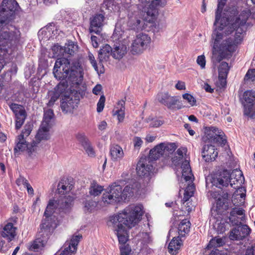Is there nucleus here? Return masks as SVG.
Listing matches in <instances>:
<instances>
[{"mask_svg": "<svg viewBox=\"0 0 255 255\" xmlns=\"http://www.w3.org/2000/svg\"><path fill=\"white\" fill-rule=\"evenodd\" d=\"M183 158H179V155H177L175 153L174 156L172 158V162L175 165H177L180 164L181 160Z\"/></svg>", "mask_w": 255, "mask_h": 255, "instance_id": "nucleus-63", "label": "nucleus"}, {"mask_svg": "<svg viewBox=\"0 0 255 255\" xmlns=\"http://www.w3.org/2000/svg\"><path fill=\"white\" fill-rule=\"evenodd\" d=\"M182 176L186 181H192L193 175L192 173L191 169L189 164V161L187 159H185L182 162L181 165Z\"/></svg>", "mask_w": 255, "mask_h": 255, "instance_id": "nucleus-29", "label": "nucleus"}, {"mask_svg": "<svg viewBox=\"0 0 255 255\" xmlns=\"http://www.w3.org/2000/svg\"><path fill=\"white\" fill-rule=\"evenodd\" d=\"M103 191V187L97 184L95 181H93L89 189V193L93 196L99 195Z\"/></svg>", "mask_w": 255, "mask_h": 255, "instance_id": "nucleus-39", "label": "nucleus"}, {"mask_svg": "<svg viewBox=\"0 0 255 255\" xmlns=\"http://www.w3.org/2000/svg\"><path fill=\"white\" fill-rule=\"evenodd\" d=\"M255 245L252 244L251 246H249L246 251L245 255H255Z\"/></svg>", "mask_w": 255, "mask_h": 255, "instance_id": "nucleus-58", "label": "nucleus"}, {"mask_svg": "<svg viewBox=\"0 0 255 255\" xmlns=\"http://www.w3.org/2000/svg\"><path fill=\"white\" fill-rule=\"evenodd\" d=\"M227 77V76H225V75H219L218 76V79H219L218 84H219V86L220 88H224L226 86Z\"/></svg>", "mask_w": 255, "mask_h": 255, "instance_id": "nucleus-54", "label": "nucleus"}, {"mask_svg": "<svg viewBox=\"0 0 255 255\" xmlns=\"http://www.w3.org/2000/svg\"><path fill=\"white\" fill-rule=\"evenodd\" d=\"M78 102L76 99H73L70 96H65L61 101V108L63 112H71L77 107Z\"/></svg>", "mask_w": 255, "mask_h": 255, "instance_id": "nucleus-22", "label": "nucleus"}, {"mask_svg": "<svg viewBox=\"0 0 255 255\" xmlns=\"http://www.w3.org/2000/svg\"><path fill=\"white\" fill-rule=\"evenodd\" d=\"M138 8L150 18L146 20L151 22L156 17L158 13V8L163 7L167 4V0H139Z\"/></svg>", "mask_w": 255, "mask_h": 255, "instance_id": "nucleus-5", "label": "nucleus"}, {"mask_svg": "<svg viewBox=\"0 0 255 255\" xmlns=\"http://www.w3.org/2000/svg\"><path fill=\"white\" fill-rule=\"evenodd\" d=\"M197 64L200 66L202 69H204L205 67L206 60L204 55H200L198 56L197 59Z\"/></svg>", "mask_w": 255, "mask_h": 255, "instance_id": "nucleus-55", "label": "nucleus"}, {"mask_svg": "<svg viewBox=\"0 0 255 255\" xmlns=\"http://www.w3.org/2000/svg\"><path fill=\"white\" fill-rule=\"evenodd\" d=\"M176 148L174 143L162 142L150 149L149 156L147 157L150 158L151 161L156 160L161 156L166 157L173 153Z\"/></svg>", "mask_w": 255, "mask_h": 255, "instance_id": "nucleus-9", "label": "nucleus"}, {"mask_svg": "<svg viewBox=\"0 0 255 255\" xmlns=\"http://www.w3.org/2000/svg\"><path fill=\"white\" fill-rule=\"evenodd\" d=\"M225 244L224 240L218 237H216L211 239L207 246V249L213 248L217 249L218 247H221Z\"/></svg>", "mask_w": 255, "mask_h": 255, "instance_id": "nucleus-40", "label": "nucleus"}, {"mask_svg": "<svg viewBox=\"0 0 255 255\" xmlns=\"http://www.w3.org/2000/svg\"><path fill=\"white\" fill-rule=\"evenodd\" d=\"M237 13L235 6L226 8L220 23L215 26L212 34L214 40L213 53L217 51L224 57L228 56L235 50L236 45L242 41L246 30L245 24L251 12L247 8L238 16Z\"/></svg>", "mask_w": 255, "mask_h": 255, "instance_id": "nucleus-1", "label": "nucleus"}, {"mask_svg": "<svg viewBox=\"0 0 255 255\" xmlns=\"http://www.w3.org/2000/svg\"><path fill=\"white\" fill-rule=\"evenodd\" d=\"M187 151V149L185 148H179L177 149L175 154L177 155H179V158H183L184 154H185V153Z\"/></svg>", "mask_w": 255, "mask_h": 255, "instance_id": "nucleus-60", "label": "nucleus"}, {"mask_svg": "<svg viewBox=\"0 0 255 255\" xmlns=\"http://www.w3.org/2000/svg\"><path fill=\"white\" fill-rule=\"evenodd\" d=\"M96 205V203L92 200H87L84 203V210L91 211Z\"/></svg>", "mask_w": 255, "mask_h": 255, "instance_id": "nucleus-52", "label": "nucleus"}, {"mask_svg": "<svg viewBox=\"0 0 255 255\" xmlns=\"http://www.w3.org/2000/svg\"><path fill=\"white\" fill-rule=\"evenodd\" d=\"M125 102L124 100L120 101L118 103L117 109L114 111V115L117 116L120 122H123L125 118Z\"/></svg>", "mask_w": 255, "mask_h": 255, "instance_id": "nucleus-36", "label": "nucleus"}, {"mask_svg": "<svg viewBox=\"0 0 255 255\" xmlns=\"http://www.w3.org/2000/svg\"><path fill=\"white\" fill-rule=\"evenodd\" d=\"M218 4L217 10L216 11L215 21L214 23V26H217L221 20L220 16L222 9L225 6L227 0H218Z\"/></svg>", "mask_w": 255, "mask_h": 255, "instance_id": "nucleus-38", "label": "nucleus"}, {"mask_svg": "<svg viewBox=\"0 0 255 255\" xmlns=\"http://www.w3.org/2000/svg\"><path fill=\"white\" fill-rule=\"evenodd\" d=\"M74 197L72 196H60L57 199L50 200L44 212V220L48 222L54 221L56 223L55 213H67L73 205Z\"/></svg>", "mask_w": 255, "mask_h": 255, "instance_id": "nucleus-4", "label": "nucleus"}, {"mask_svg": "<svg viewBox=\"0 0 255 255\" xmlns=\"http://www.w3.org/2000/svg\"><path fill=\"white\" fill-rule=\"evenodd\" d=\"M88 59L90 61V63L92 65L93 67L95 69V70L98 71V66L97 64L96 61L95 60V57L92 53L91 52H89L88 53Z\"/></svg>", "mask_w": 255, "mask_h": 255, "instance_id": "nucleus-56", "label": "nucleus"}, {"mask_svg": "<svg viewBox=\"0 0 255 255\" xmlns=\"http://www.w3.org/2000/svg\"><path fill=\"white\" fill-rule=\"evenodd\" d=\"M231 174L227 170H220L212 173L206 178V182H211L213 185L221 188L227 186L230 181Z\"/></svg>", "mask_w": 255, "mask_h": 255, "instance_id": "nucleus-10", "label": "nucleus"}, {"mask_svg": "<svg viewBox=\"0 0 255 255\" xmlns=\"http://www.w3.org/2000/svg\"><path fill=\"white\" fill-rule=\"evenodd\" d=\"M132 194V188L129 186H127L123 190L122 189L123 200H126L127 198L131 196Z\"/></svg>", "mask_w": 255, "mask_h": 255, "instance_id": "nucleus-48", "label": "nucleus"}, {"mask_svg": "<svg viewBox=\"0 0 255 255\" xmlns=\"http://www.w3.org/2000/svg\"><path fill=\"white\" fill-rule=\"evenodd\" d=\"M77 48V45L74 44L73 42H68V43L66 44L65 46V52L68 54L72 55L76 50Z\"/></svg>", "mask_w": 255, "mask_h": 255, "instance_id": "nucleus-45", "label": "nucleus"}, {"mask_svg": "<svg viewBox=\"0 0 255 255\" xmlns=\"http://www.w3.org/2000/svg\"><path fill=\"white\" fill-rule=\"evenodd\" d=\"M127 48L125 45H116L112 49V56L116 59H120L127 53Z\"/></svg>", "mask_w": 255, "mask_h": 255, "instance_id": "nucleus-31", "label": "nucleus"}, {"mask_svg": "<svg viewBox=\"0 0 255 255\" xmlns=\"http://www.w3.org/2000/svg\"><path fill=\"white\" fill-rule=\"evenodd\" d=\"M50 127L44 126L41 124L36 135L35 137V140H33V143L34 145H36L43 140H47L50 137L49 129Z\"/></svg>", "mask_w": 255, "mask_h": 255, "instance_id": "nucleus-25", "label": "nucleus"}, {"mask_svg": "<svg viewBox=\"0 0 255 255\" xmlns=\"http://www.w3.org/2000/svg\"><path fill=\"white\" fill-rule=\"evenodd\" d=\"M67 89V82H60L55 89V92L53 93L47 105L51 107L54 105V102L59 98L60 94L64 93Z\"/></svg>", "mask_w": 255, "mask_h": 255, "instance_id": "nucleus-27", "label": "nucleus"}, {"mask_svg": "<svg viewBox=\"0 0 255 255\" xmlns=\"http://www.w3.org/2000/svg\"><path fill=\"white\" fill-rule=\"evenodd\" d=\"M150 37L146 34L140 33L136 36L130 46V52L132 54L142 53L149 46Z\"/></svg>", "mask_w": 255, "mask_h": 255, "instance_id": "nucleus-11", "label": "nucleus"}, {"mask_svg": "<svg viewBox=\"0 0 255 255\" xmlns=\"http://www.w3.org/2000/svg\"><path fill=\"white\" fill-rule=\"evenodd\" d=\"M182 97L184 100H186L191 106L195 105L196 100L191 94L188 93L184 94L182 95Z\"/></svg>", "mask_w": 255, "mask_h": 255, "instance_id": "nucleus-49", "label": "nucleus"}, {"mask_svg": "<svg viewBox=\"0 0 255 255\" xmlns=\"http://www.w3.org/2000/svg\"><path fill=\"white\" fill-rule=\"evenodd\" d=\"M56 226L57 224L54 221L48 222L43 219L41 225L40 231L37 235V238L31 246V249L37 251L43 247Z\"/></svg>", "mask_w": 255, "mask_h": 255, "instance_id": "nucleus-6", "label": "nucleus"}, {"mask_svg": "<svg viewBox=\"0 0 255 255\" xmlns=\"http://www.w3.org/2000/svg\"><path fill=\"white\" fill-rule=\"evenodd\" d=\"M195 188L194 184H189L185 189L182 200L184 203L187 202L193 196Z\"/></svg>", "mask_w": 255, "mask_h": 255, "instance_id": "nucleus-41", "label": "nucleus"}, {"mask_svg": "<svg viewBox=\"0 0 255 255\" xmlns=\"http://www.w3.org/2000/svg\"><path fill=\"white\" fill-rule=\"evenodd\" d=\"M110 153L112 159L114 161L121 159L124 155L122 148L118 145H114L111 147Z\"/></svg>", "mask_w": 255, "mask_h": 255, "instance_id": "nucleus-34", "label": "nucleus"}, {"mask_svg": "<svg viewBox=\"0 0 255 255\" xmlns=\"http://www.w3.org/2000/svg\"><path fill=\"white\" fill-rule=\"evenodd\" d=\"M244 182L245 178L242 171L237 169L234 170L231 174L230 181L231 186L238 189L241 192H246L245 188L241 187Z\"/></svg>", "mask_w": 255, "mask_h": 255, "instance_id": "nucleus-15", "label": "nucleus"}, {"mask_svg": "<svg viewBox=\"0 0 255 255\" xmlns=\"http://www.w3.org/2000/svg\"><path fill=\"white\" fill-rule=\"evenodd\" d=\"M107 189L113 195L115 199H116L119 202L123 200L122 187L120 185H119L116 183H114Z\"/></svg>", "mask_w": 255, "mask_h": 255, "instance_id": "nucleus-30", "label": "nucleus"}, {"mask_svg": "<svg viewBox=\"0 0 255 255\" xmlns=\"http://www.w3.org/2000/svg\"><path fill=\"white\" fill-rule=\"evenodd\" d=\"M16 184L17 185L19 186L21 185H23L24 186L28 182L27 180H26L25 178L22 176H20L17 180H16Z\"/></svg>", "mask_w": 255, "mask_h": 255, "instance_id": "nucleus-61", "label": "nucleus"}, {"mask_svg": "<svg viewBox=\"0 0 255 255\" xmlns=\"http://www.w3.org/2000/svg\"><path fill=\"white\" fill-rule=\"evenodd\" d=\"M53 73L60 82H67V89L77 88L83 79V69L79 63L70 64L65 58H58L55 63ZM74 90V89H73Z\"/></svg>", "mask_w": 255, "mask_h": 255, "instance_id": "nucleus-3", "label": "nucleus"}, {"mask_svg": "<svg viewBox=\"0 0 255 255\" xmlns=\"http://www.w3.org/2000/svg\"><path fill=\"white\" fill-rule=\"evenodd\" d=\"M53 116L54 113L53 110L51 109L46 110L44 112L43 120L41 124H42L43 126H46L50 127V122L51 120L53 119Z\"/></svg>", "mask_w": 255, "mask_h": 255, "instance_id": "nucleus-43", "label": "nucleus"}, {"mask_svg": "<svg viewBox=\"0 0 255 255\" xmlns=\"http://www.w3.org/2000/svg\"><path fill=\"white\" fill-rule=\"evenodd\" d=\"M128 26L130 29L134 30H140L142 29L143 21H141L136 15L128 14Z\"/></svg>", "mask_w": 255, "mask_h": 255, "instance_id": "nucleus-28", "label": "nucleus"}, {"mask_svg": "<svg viewBox=\"0 0 255 255\" xmlns=\"http://www.w3.org/2000/svg\"><path fill=\"white\" fill-rule=\"evenodd\" d=\"M190 223L187 219L183 220L178 226V234L180 237H183L188 234L190 230Z\"/></svg>", "mask_w": 255, "mask_h": 255, "instance_id": "nucleus-35", "label": "nucleus"}, {"mask_svg": "<svg viewBox=\"0 0 255 255\" xmlns=\"http://www.w3.org/2000/svg\"><path fill=\"white\" fill-rule=\"evenodd\" d=\"M134 147L136 149H139L143 144V141L141 138L138 136H135L133 139Z\"/></svg>", "mask_w": 255, "mask_h": 255, "instance_id": "nucleus-53", "label": "nucleus"}, {"mask_svg": "<svg viewBox=\"0 0 255 255\" xmlns=\"http://www.w3.org/2000/svg\"><path fill=\"white\" fill-rule=\"evenodd\" d=\"M218 152L212 144L205 145L202 150V156L207 162L215 160L218 156Z\"/></svg>", "mask_w": 255, "mask_h": 255, "instance_id": "nucleus-24", "label": "nucleus"}, {"mask_svg": "<svg viewBox=\"0 0 255 255\" xmlns=\"http://www.w3.org/2000/svg\"><path fill=\"white\" fill-rule=\"evenodd\" d=\"M82 238V235L80 234L73 236L70 242L67 241L65 243V248L60 255H71V253L76 252L77 246Z\"/></svg>", "mask_w": 255, "mask_h": 255, "instance_id": "nucleus-20", "label": "nucleus"}, {"mask_svg": "<svg viewBox=\"0 0 255 255\" xmlns=\"http://www.w3.org/2000/svg\"><path fill=\"white\" fill-rule=\"evenodd\" d=\"M163 124V122L159 120H155L152 121L150 126L152 127H158Z\"/></svg>", "mask_w": 255, "mask_h": 255, "instance_id": "nucleus-62", "label": "nucleus"}, {"mask_svg": "<svg viewBox=\"0 0 255 255\" xmlns=\"http://www.w3.org/2000/svg\"><path fill=\"white\" fill-rule=\"evenodd\" d=\"M73 186L66 182V181H61L58 185L57 190L60 194H64L70 192L73 188Z\"/></svg>", "mask_w": 255, "mask_h": 255, "instance_id": "nucleus-37", "label": "nucleus"}, {"mask_svg": "<svg viewBox=\"0 0 255 255\" xmlns=\"http://www.w3.org/2000/svg\"><path fill=\"white\" fill-rule=\"evenodd\" d=\"M17 228L12 223H7L0 230V237H3L8 243L13 241L16 236Z\"/></svg>", "mask_w": 255, "mask_h": 255, "instance_id": "nucleus-19", "label": "nucleus"}, {"mask_svg": "<svg viewBox=\"0 0 255 255\" xmlns=\"http://www.w3.org/2000/svg\"><path fill=\"white\" fill-rule=\"evenodd\" d=\"M244 113L247 116H253L255 113V92L248 91L244 93Z\"/></svg>", "mask_w": 255, "mask_h": 255, "instance_id": "nucleus-14", "label": "nucleus"}, {"mask_svg": "<svg viewBox=\"0 0 255 255\" xmlns=\"http://www.w3.org/2000/svg\"><path fill=\"white\" fill-rule=\"evenodd\" d=\"M216 193H213V197L217 198V208L218 209H223L227 210L228 209V198L229 194L227 192H222L221 194H218V196L216 197Z\"/></svg>", "mask_w": 255, "mask_h": 255, "instance_id": "nucleus-26", "label": "nucleus"}, {"mask_svg": "<svg viewBox=\"0 0 255 255\" xmlns=\"http://www.w3.org/2000/svg\"><path fill=\"white\" fill-rule=\"evenodd\" d=\"M3 237H0V252L4 253L7 250L6 245L4 240L2 239Z\"/></svg>", "mask_w": 255, "mask_h": 255, "instance_id": "nucleus-59", "label": "nucleus"}, {"mask_svg": "<svg viewBox=\"0 0 255 255\" xmlns=\"http://www.w3.org/2000/svg\"><path fill=\"white\" fill-rule=\"evenodd\" d=\"M224 133L218 128L214 127H206L203 139L205 142L215 143L223 146L227 142Z\"/></svg>", "mask_w": 255, "mask_h": 255, "instance_id": "nucleus-8", "label": "nucleus"}, {"mask_svg": "<svg viewBox=\"0 0 255 255\" xmlns=\"http://www.w3.org/2000/svg\"><path fill=\"white\" fill-rule=\"evenodd\" d=\"M32 129V126L30 124H26L24 127L20 135L18 136V137L22 139H25L31 133Z\"/></svg>", "mask_w": 255, "mask_h": 255, "instance_id": "nucleus-46", "label": "nucleus"}, {"mask_svg": "<svg viewBox=\"0 0 255 255\" xmlns=\"http://www.w3.org/2000/svg\"><path fill=\"white\" fill-rule=\"evenodd\" d=\"M10 109L14 114L15 118V128L19 129L23 124L26 116V112L24 107L15 103H11L9 105Z\"/></svg>", "mask_w": 255, "mask_h": 255, "instance_id": "nucleus-12", "label": "nucleus"}, {"mask_svg": "<svg viewBox=\"0 0 255 255\" xmlns=\"http://www.w3.org/2000/svg\"><path fill=\"white\" fill-rule=\"evenodd\" d=\"M143 214L141 205H131L126 207L118 215L111 217L108 222L117 235L119 243L125 244L128 240L126 227L129 228L135 226Z\"/></svg>", "mask_w": 255, "mask_h": 255, "instance_id": "nucleus-2", "label": "nucleus"}, {"mask_svg": "<svg viewBox=\"0 0 255 255\" xmlns=\"http://www.w3.org/2000/svg\"><path fill=\"white\" fill-rule=\"evenodd\" d=\"M0 35V55H4L9 52V48L12 45L16 44L19 39L20 33L19 30H15L11 36L8 35L6 31ZM3 67L2 62H0V71Z\"/></svg>", "mask_w": 255, "mask_h": 255, "instance_id": "nucleus-7", "label": "nucleus"}, {"mask_svg": "<svg viewBox=\"0 0 255 255\" xmlns=\"http://www.w3.org/2000/svg\"><path fill=\"white\" fill-rule=\"evenodd\" d=\"M229 70V67L228 64L225 62L221 63L219 68V75L227 76Z\"/></svg>", "mask_w": 255, "mask_h": 255, "instance_id": "nucleus-47", "label": "nucleus"}, {"mask_svg": "<svg viewBox=\"0 0 255 255\" xmlns=\"http://www.w3.org/2000/svg\"><path fill=\"white\" fill-rule=\"evenodd\" d=\"M245 80H250L252 81H255V69H250L246 73L245 77Z\"/></svg>", "mask_w": 255, "mask_h": 255, "instance_id": "nucleus-51", "label": "nucleus"}, {"mask_svg": "<svg viewBox=\"0 0 255 255\" xmlns=\"http://www.w3.org/2000/svg\"><path fill=\"white\" fill-rule=\"evenodd\" d=\"M102 201L105 204H113L119 202L107 189L103 195Z\"/></svg>", "mask_w": 255, "mask_h": 255, "instance_id": "nucleus-42", "label": "nucleus"}, {"mask_svg": "<svg viewBox=\"0 0 255 255\" xmlns=\"http://www.w3.org/2000/svg\"><path fill=\"white\" fill-rule=\"evenodd\" d=\"M102 89V87L100 84L96 85L93 89V93L95 95H98Z\"/></svg>", "mask_w": 255, "mask_h": 255, "instance_id": "nucleus-64", "label": "nucleus"}, {"mask_svg": "<svg viewBox=\"0 0 255 255\" xmlns=\"http://www.w3.org/2000/svg\"><path fill=\"white\" fill-rule=\"evenodd\" d=\"M76 138L88 155L91 157H95L96 155L95 150L86 136L82 133H78Z\"/></svg>", "mask_w": 255, "mask_h": 255, "instance_id": "nucleus-23", "label": "nucleus"}, {"mask_svg": "<svg viewBox=\"0 0 255 255\" xmlns=\"http://www.w3.org/2000/svg\"><path fill=\"white\" fill-rule=\"evenodd\" d=\"M104 19L105 16L102 13H97L92 16L90 18V32L99 34L102 30Z\"/></svg>", "mask_w": 255, "mask_h": 255, "instance_id": "nucleus-16", "label": "nucleus"}, {"mask_svg": "<svg viewBox=\"0 0 255 255\" xmlns=\"http://www.w3.org/2000/svg\"><path fill=\"white\" fill-rule=\"evenodd\" d=\"M110 55H112V48L108 44L104 45L99 51L98 56L100 62L108 61Z\"/></svg>", "mask_w": 255, "mask_h": 255, "instance_id": "nucleus-32", "label": "nucleus"}, {"mask_svg": "<svg viewBox=\"0 0 255 255\" xmlns=\"http://www.w3.org/2000/svg\"><path fill=\"white\" fill-rule=\"evenodd\" d=\"M105 100L106 99L104 95H103L101 96L97 104V111L98 113H100L103 110L105 106Z\"/></svg>", "mask_w": 255, "mask_h": 255, "instance_id": "nucleus-50", "label": "nucleus"}, {"mask_svg": "<svg viewBox=\"0 0 255 255\" xmlns=\"http://www.w3.org/2000/svg\"><path fill=\"white\" fill-rule=\"evenodd\" d=\"M119 6L117 8L116 5H114V0H104L102 5V8H105L110 11L116 10L119 8Z\"/></svg>", "mask_w": 255, "mask_h": 255, "instance_id": "nucleus-44", "label": "nucleus"}, {"mask_svg": "<svg viewBox=\"0 0 255 255\" xmlns=\"http://www.w3.org/2000/svg\"><path fill=\"white\" fill-rule=\"evenodd\" d=\"M251 232L250 228L246 225L234 228L230 231L229 237L232 240H242Z\"/></svg>", "mask_w": 255, "mask_h": 255, "instance_id": "nucleus-18", "label": "nucleus"}, {"mask_svg": "<svg viewBox=\"0 0 255 255\" xmlns=\"http://www.w3.org/2000/svg\"><path fill=\"white\" fill-rule=\"evenodd\" d=\"M182 244V241L179 236L174 237L168 245L169 252L173 255H175Z\"/></svg>", "mask_w": 255, "mask_h": 255, "instance_id": "nucleus-33", "label": "nucleus"}, {"mask_svg": "<svg viewBox=\"0 0 255 255\" xmlns=\"http://www.w3.org/2000/svg\"><path fill=\"white\" fill-rule=\"evenodd\" d=\"M156 99L161 104L166 106L168 109H174L177 108V109L181 108V106H178L177 103L178 100L176 97H172L169 95L168 93H159L157 95Z\"/></svg>", "mask_w": 255, "mask_h": 255, "instance_id": "nucleus-13", "label": "nucleus"}, {"mask_svg": "<svg viewBox=\"0 0 255 255\" xmlns=\"http://www.w3.org/2000/svg\"><path fill=\"white\" fill-rule=\"evenodd\" d=\"M36 145H34L33 142L31 144H28L25 140V139L17 137V142L16 146L14 147V153H16L20 151H26L30 155L35 151Z\"/></svg>", "mask_w": 255, "mask_h": 255, "instance_id": "nucleus-21", "label": "nucleus"}, {"mask_svg": "<svg viewBox=\"0 0 255 255\" xmlns=\"http://www.w3.org/2000/svg\"><path fill=\"white\" fill-rule=\"evenodd\" d=\"M153 169L150 158L141 157L138 162L136 168V172L140 176L148 174Z\"/></svg>", "mask_w": 255, "mask_h": 255, "instance_id": "nucleus-17", "label": "nucleus"}, {"mask_svg": "<svg viewBox=\"0 0 255 255\" xmlns=\"http://www.w3.org/2000/svg\"><path fill=\"white\" fill-rule=\"evenodd\" d=\"M210 255H227V251L226 250H219L218 249H214Z\"/></svg>", "mask_w": 255, "mask_h": 255, "instance_id": "nucleus-57", "label": "nucleus"}]
</instances>
